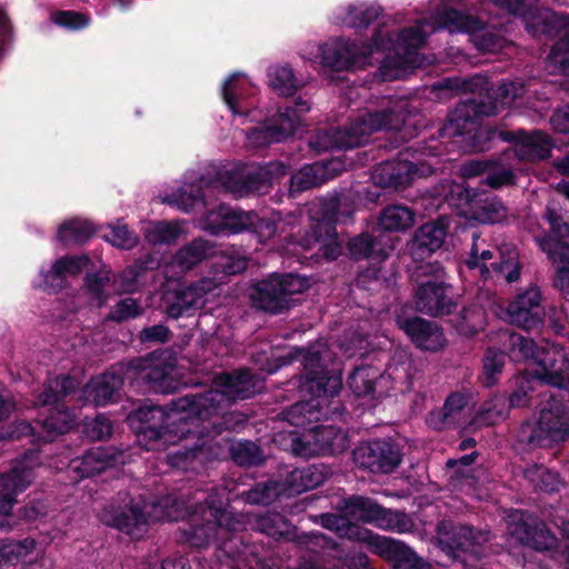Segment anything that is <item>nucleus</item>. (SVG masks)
<instances>
[{"label":"nucleus","mask_w":569,"mask_h":569,"mask_svg":"<svg viewBox=\"0 0 569 569\" xmlns=\"http://www.w3.org/2000/svg\"><path fill=\"white\" fill-rule=\"evenodd\" d=\"M298 361L302 372L298 376V389L312 398H329L341 391L342 370L328 343L315 341L307 347H293L286 355L268 360L262 368L273 373L283 366Z\"/></svg>","instance_id":"obj_1"},{"label":"nucleus","mask_w":569,"mask_h":569,"mask_svg":"<svg viewBox=\"0 0 569 569\" xmlns=\"http://www.w3.org/2000/svg\"><path fill=\"white\" fill-rule=\"evenodd\" d=\"M407 106L395 104L359 116L343 128L319 130L311 136L309 144L317 151L331 149H352L368 142L377 131H398L409 120Z\"/></svg>","instance_id":"obj_2"},{"label":"nucleus","mask_w":569,"mask_h":569,"mask_svg":"<svg viewBox=\"0 0 569 569\" xmlns=\"http://www.w3.org/2000/svg\"><path fill=\"white\" fill-rule=\"evenodd\" d=\"M312 287V277L297 272H272L249 288L251 307L269 316L289 313L303 302Z\"/></svg>","instance_id":"obj_3"},{"label":"nucleus","mask_w":569,"mask_h":569,"mask_svg":"<svg viewBox=\"0 0 569 569\" xmlns=\"http://www.w3.org/2000/svg\"><path fill=\"white\" fill-rule=\"evenodd\" d=\"M527 93L526 84L521 80H503L497 87H488L485 78L483 89L479 94L460 101L449 113V121L455 126V133H461L468 123L482 117L498 113L499 106L513 107L522 102Z\"/></svg>","instance_id":"obj_4"},{"label":"nucleus","mask_w":569,"mask_h":569,"mask_svg":"<svg viewBox=\"0 0 569 569\" xmlns=\"http://www.w3.org/2000/svg\"><path fill=\"white\" fill-rule=\"evenodd\" d=\"M230 501V491L227 487L211 490L194 509V515H200L203 522L188 523L180 529L179 541L192 548L203 549L216 537L218 528L227 531L237 530L239 521L234 518Z\"/></svg>","instance_id":"obj_5"},{"label":"nucleus","mask_w":569,"mask_h":569,"mask_svg":"<svg viewBox=\"0 0 569 569\" xmlns=\"http://www.w3.org/2000/svg\"><path fill=\"white\" fill-rule=\"evenodd\" d=\"M79 387V379L71 375H60L44 382L36 405L50 407L41 422L47 433L46 441H52L57 436L69 432L77 425L74 413L63 403V399L74 393Z\"/></svg>","instance_id":"obj_6"},{"label":"nucleus","mask_w":569,"mask_h":569,"mask_svg":"<svg viewBox=\"0 0 569 569\" xmlns=\"http://www.w3.org/2000/svg\"><path fill=\"white\" fill-rule=\"evenodd\" d=\"M220 396L210 389L172 399L167 403L171 439H184L201 423L218 416Z\"/></svg>","instance_id":"obj_7"},{"label":"nucleus","mask_w":569,"mask_h":569,"mask_svg":"<svg viewBox=\"0 0 569 569\" xmlns=\"http://www.w3.org/2000/svg\"><path fill=\"white\" fill-rule=\"evenodd\" d=\"M569 438V409L559 400L550 398L540 410L536 422H521L517 440L529 449L551 448Z\"/></svg>","instance_id":"obj_8"},{"label":"nucleus","mask_w":569,"mask_h":569,"mask_svg":"<svg viewBox=\"0 0 569 569\" xmlns=\"http://www.w3.org/2000/svg\"><path fill=\"white\" fill-rule=\"evenodd\" d=\"M201 222L203 229L211 234L248 232L260 243L272 238L277 230L271 219L261 218L254 211H244L226 203H220L207 211Z\"/></svg>","instance_id":"obj_9"},{"label":"nucleus","mask_w":569,"mask_h":569,"mask_svg":"<svg viewBox=\"0 0 569 569\" xmlns=\"http://www.w3.org/2000/svg\"><path fill=\"white\" fill-rule=\"evenodd\" d=\"M422 280L413 289L415 308L418 312L433 318L453 315L459 308V296L453 295L450 283L442 280L445 269L439 264L419 267Z\"/></svg>","instance_id":"obj_10"},{"label":"nucleus","mask_w":569,"mask_h":569,"mask_svg":"<svg viewBox=\"0 0 569 569\" xmlns=\"http://www.w3.org/2000/svg\"><path fill=\"white\" fill-rule=\"evenodd\" d=\"M436 30V23L428 20H421L417 26L401 30L393 44V54H387L381 61L379 70L382 79H399L408 69L420 67L422 59L419 50L426 44L427 37Z\"/></svg>","instance_id":"obj_11"},{"label":"nucleus","mask_w":569,"mask_h":569,"mask_svg":"<svg viewBox=\"0 0 569 569\" xmlns=\"http://www.w3.org/2000/svg\"><path fill=\"white\" fill-rule=\"evenodd\" d=\"M168 417L167 403L161 406L151 399H142L132 402L124 421L139 442H169L172 439Z\"/></svg>","instance_id":"obj_12"},{"label":"nucleus","mask_w":569,"mask_h":569,"mask_svg":"<svg viewBox=\"0 0 569 569\" xmlns=\"http://www.w3.org/2000/svg\"><path fill=\"white\" fill-rule=\"evenodd\" d=\"M489 1L506 9L510 14L521 17L527 32L537 39H553L569 27L568 16L558 14L548 8L528 6L526 0Z\"/></svg>","instance_id":"obj_13"},{"label":"nucleus","mask_w":569,"mask_h":569,"mask_svg":"<svg viewBox=\"0 0 569 569\" xmlns=\"http://www.w3.org/2000/svg\"><path fill=\"white\" fill-rule=\"evenodd\" d=\"M288 168L281 161H271L264 166L243 164L240 168L224 171L221 173L220 180L222 186L234 194L264 193L274 180L287 174Z\"/></svg>","instance_id":"obj_14"},{"label":"nucleus","mask_w":569,"mask_h":569,"mask_svg":"<svg viewBox=\"0 0 569 569\" xmlns=\"http://www.w3.org/2000/svg\"><path fill=\"white\" fill-rule=\"evenodd\" d=\"M212 382L214 387L209 389L220 396V410L224 401L236 403L251 399L266 390V377L249 367L220 372L213 377Z\"/></svg>","instance_id":"obj_15"},{"label":"nucleus","mask_w":569,"mask_h":569,"mask_svg":"<svg viewBox=\"0 0 569 569\" xmlns=\"http://www.w3.org/2000/svg\"><path fill=\"white\" fill-rule=\"evenodd\" d=\"M402 458L401 446L391 438L362 441L352 450L355 463L376 475L393 472Z\"/></svg>","instance_id":"obj_16"},{"label":"nucleus","mask_w":569,"mask_h":569,"mask_svg":"<svg viewBox=\"0 0 569 569\" xmlns=\"http://www.w3.org/2000/svg\"><path fill=\"white\" fill-rule=\"evenodd\" d=\"M452 193L456 194L459 206L466 207V216L480 223H500L508 217V208L497 196L486 190H479L466 182V186H457Z\"/></svg>","instance_id":"obj_17"},{"label":"nucleus","mask_w":569,"mask_h":569,"mask_svg":"<svg viewBox=\"0 0 569 569\" xmlns=\"http://www.w3.org/2000/svg\"><path fill=\"white\" fill-rule=\"evenodd\" d=\"M541 293L537 287H530L519 293L507 307L498 305L501 319L527 331L539 329L543 325L545 311L540 306Z\"/></svg>","instance_id":"obj_18"},{"label":"nucleus","mask_w":569,"mask_h":569,"mask_svg":"<svg viewBox=\"0 0 569 569\" xmlns=\"http://www.w3.org/2000/svg\"><path fill=\"white\" fill-rule=\"evenodd\" d=\"M432 172V167L426 162L390 159L376 166L371 179L377 187L398 191L410 186L415 177H427Z\"/></svg>","instance_id":"obj_19"},{"label":"nucleus","mask_w":569,"mask_h":569,"mask_svg":"<svg viewBox=\"0 0 569 569\" xmlns=\"http://www.w3.org/2000/svg\"><path fill=\"white\" fill-rule=\"evenodd\" d=\"M396 323L423 351L439 352L448 343L442 327L436 321L401 313L397 315Z\"/></svg>","instance_id":"obj_20"},{"label":"nucleus","mask_w":569,"mask_h":569,"mask_svg":"<svg viewBox=\"0 0 569 569\" xmlns=\"http://www.w3.org/2000/svg\"><path fill=\"white\" fill-rule=\"evenodd\" d=\"M440 23L470 33L479 50L497 51L503 47L505 39L488 30L486 22L478 17L466 14L456 9H446L441 14Z\"/></svg>","instance_id":"obj_21"},{"label":"nucleus","mask_w":569,"mask_h":569,"mask_svg":"<svg viewBox=\"0 0 569 569\" xmlns=\"http://www.w3.org/2000/svg\"><path fill=\"white\" fill-rule=\"evenodd\" d=\"M510 533L522 545L537 551L550 550L557 547V538L548 526L527 512L516 511L510 517Z\"/></svg>","instance_id":"obj_22"},{"label":"nucleus","mask_w":569,"mask_h":569,"mask_svg":"<svg viewBox=\"0 0 569 569\" xmlns=\"http://www.w3.org/2000/svg\"><path fill=\"white\" fill-rule=\"evenodd\" d=\"M99 519L106 526L113 527L136 539L142 537L148 527L144 506L132 499L124 506L113 503L104 506L99 513Z\"/></svg>","instance_id":"obj_23"},{"label":"nucleus","mask_w":569,"mask_h":569,"mask_svg":"<svg viewBox=\"0 0 569 569\" xmlns=\"http://www.w3.org/2000/svg\"><path fill=\"white\" fill-rule=\"evenodd\" d=\"M276 439L259 437L256 439H226L228 445V459L241 469L264 467L274 458L272 442Z\"/></svg>","instance_id":"obj_24"},{"label":"nucleus","mask_w":569,"mask_h":569,"mask_svg":"<svg viewBox=\"0 0 569 569\" xmlns=\"http://www.w3.org/2000/svg\"><path fill=\"white\" fill-rule=\"evenodd\" d=\"M392 249V244L385 240V234L373 229L346 237L342 256L353 262L361 260L382 262Z\"/></svg>","instance_id":"obj_25"},{"label":"nucleus","mask_w":569,"mask_h":569,"mask_svg":"<svg viewBox=\"0 0 569 569\" xmlns=\"http://www.w3.org/2000/svg\"><path fill=\"white\" fill-rule=\"evenodd\" d=\"M449 221L442 216L418 227L407 242L409 253L415 260H425L439 250L448 236Z\"/></svg>","instance_id":"obj_26"},{"label":"nucleus","mask_w":569,"mask_h":569,"mask_svg":"<svg viewBox=\"0 0 569 569\" xmlns=\"http://www.w3.org/2000/svg\"><path fill=\"white\" fill-rule=\"evenodd\" d=\"M342 171L343 163L339 159L320 160L305 164L291 174L289 191L293 194L320 188Z\"/></svg>","instance_id":"obj_27"},{"label":"nucleus","mask_w":569,"mask_h":569,"mask_svg":"<svg viewBox=\"0 0 569 569\" xmlns=\"http://www.w3.org/2000/svg\"><path fill=\"white\" fill-rule=\"evenodd\" d=\"M321 62L333 71H353L369 63L370 51L356 43L338 40L321 49Z\"/></svg>","instance_id":"obj_28"},{"label":"nucleus","mask_w":569,"mask_h":569,"mask_svg":"<svg viewBox=\"0 0 569 569\" xmlns=\"http://www.w3.org/2000/svg\"><path fill=\"white\" fill-rule=\"evenodd\" d=\"M538 367L527 370L531 378L559 389L569 387V355L563 350L540 351Z\"/></svg>","instance_id":"obj_29"},{"label":"nucleus","mask_w":569,"mask_h":569,"mask_svg":"<svg viewBox=\"0 0 569 569\" xmlns=\"http://www.w3.org/2000/svg\"><path fill=\"white\" fill-rule=\"evenodd\" d=\"M372 553L383 559L391 569H432L410 546L391 537L381 536Z\"/></svg>","instance_id":"obj_30"},{"label":"nucleus","mask_w":569,"mask_h":569,"mask_svg":"<svg viewBox=\"0 0 569 569\" xmlns=\"http://www.w3.org/2000/svg\"><path fill=\"white\" fill-rule=\"evenodd\" d=\"M345 234L337 232L335 223L317 220L303 237L306 249H316L326 260L333 261L342 256Z\"/></svg>","instance_id":"obj_31"},{"label":"nucleus","mask_w":569,"mask_h":569,"mask_svg":"<svg viewBox=\"0 0 569 569\" xmlns=\"http://www.w3.org/2000/svg\"><path fill=\"white\" fill-rule=\"evenodd\" d=\"M298 128V117L290 112L284 113L282 108H279L278 113L252 128L248 137L257 147H267L291 137Z\"/></svg>","instance_id":"obj_32"},{"label":"nucleus","mask_w":569,"mask_h":569,"mask_svg":"<svg viewBox=\"0 0 569 569\" xmlns=\"http://www.w3.org/2000/svg\"><path fill=\"white\" fill-rule=\"evenodd\" d=\"M512 139L508 142L513 143L503 154L508 158L512 154L520 161L537 162L551 157L552 143L548 136L541 131L528 133L525 130L511 131Z\"/></svg>","instance_id":"obj_33"},{"label":"nucleus","mask_w":569,"mask_h":569,"mask_svg":"<svg viewBox=\"0 0 569 569\" xmlns=\"http://www.w3.org/2000/svg\"><path fill=\"white\" fill-rule=\"evenodd\" d=\"M156 357L152 358L150 369H147L143 383L149 389L158 393H171L176 390L177 382L172 377V371L178 366V358L171 348L158 349L152 351Z\"/></svg>","instance_id":"obj_34"},{"label":"nucleus","mask_w":569,"mask_h":569,"mask_svg":"<svg viewBox=\"0 0 569 569\" xmlns=\"http://www.w3.org/2000/svg\"><path fill=\"white\" fill-rule=\"evenodd\" d=\"M123 457V451L112 446L91 448L81 458L73 460L74 463H78L74 471L82 478H91L102 473L108 468L122 465L124 462Z\"/></svg>","instance_id":"obj_35"},{"label":"nucleus","mask_w":569,"mask_h":569,"mask_svg":"<svg viewBox=\"0 0 569 569\" xmlns=\"http://www.w3.org/2000/svg\"><path fill=\"white\" fill-rule=\"evenodd\" d=\"M122 387V379L112 369L92 377L82 388V393L87 401L100 407L117 402Z\"/></svg>","instance_id":"obj_36"},{"label":"nucleus","mask_w":569,"mask_h":569,"mask_svg":"<svg viewBox=\"0 0 569 569\" xmlns=\"http://www.w3.org/2000/svg\"><path fill=\"white\" fill-rule=\"evenodd\" d=\"M383 373L376 367L362 365L356 367L348 377L349 389L357 398L379 399L383 396L381 389Z\"/></svg>","instance_id":"obj_37"},{"label":"nucleus","mask_w":569,"mask_h":569,"mask_svg":"<svg viewBox=\"0 0 569 569\" xmlns=\"http://www.w3.org/2000/svg\"><path fill=\"white\" fill-rule=\"evenodd\" d=\"M479 119L475 122L468 123L463 132L455 133V126L450 123L449 116L447 117V123L445 130H451L450 136H467L466 142L471 148L472 151L481 152L491 149L493 141L497 139L508 142V140L512 139L511 131L500 129L496 126H479L471 130L469 126L475 124Z\"/></svg>","instance_id":"obj_38"},{"label":"nucleus","mask_w":569,"mask_h":569,"mask_svg":"<svg viewBox=\"0 0 569 569\" xmlns=\"http://www.w3.org/2000/svg\"><path fill=\"white\" fill-rule=\"evenodd\" d=\"M31 475H24L14 481V478L0 475V529H11L14 521V513L12 512L13 505L17 502L16 496L26 490L30 486Z\"/></svg>","instance_id":"obj_39"},{"label":"nucleus","mask_w":569,"mask_h":569,"mask_svg":"<svg viewBox=\"0 0 569 569\" xmlns=\"http://www.w3.org/2000/svg\"><path fill=\"white\" fill-rule=\"evenodd\" d=\"M470 527L452 520H441L437 525V541L443 551L467 553L471 551Z\"/></svg>","instance_id":"obj_40"},{"label":"nucleus","mask_w":569,"mask_h":569,"mask_svg":"<svg viewBox=\"0 0 569 569\" xmlns=\"http://www.w3.org/2000/svg\"><path fill=\"white\" fill-rule=\"evenodd\" d=\"M330 476V470L326 465H311L305 469H295L286 480L287 489L290 495H299L321 486Z\"/></svg>","instance_id":"obj_41"},{"label":"nucleus","mask_w":569,"mask_h":569,"mask_svg":"<svg viewBox=\"0 0 569 569\" xmlns=\"http://www.w3.org/2000/svg\"><path fill=\"white\" fill-rule=\"evenodd\" d=\"M381 505L369 497L352 495L338 502L337 510L357 522L376 523Z\"/></svg>","instance_id":"obj_42"},{"label":"nucleus","mask_w":569,"mask_h":569,"mask_svg":"<svg viewBox=\"0 0 569 569\" xmlns=\"http://www.w3.org/2000/svg\"><path fill=\"white\" fill-rule=\"evenodd\" d=\"M417 213L413 209L402 204L385 207L378 218V232H405L416 223Z\"/></svg>","instance_id":"obj_43"},{"label":"nucleus","mask_w":569,"mask_h":569,"mask_svg":"<svg viewBox=\"0 0 569 569\" xmlns=\"http://www.w3.org/2000/svg\"><path fill=\"white\" fill-rule=\"evenodd\" d=\"M310 431L317 455H339L349 448L348 436L333 426H316Z\"/></svg>","instance_id":"obj_44"},{"label":"nucleus","mask_w":569,"mask_h":569,"mask_svg":"<svg viewBox=\"0 0 569 569\" xmlns=\"http://www.w3.org/2000/svg\"><path fill=\"white\" fill-rule=\"evenodd\" d=\"M287 490L286 481L268 479L256 482L249 490L238 493L237 498L242 499L249 505L269 506Z\"/></svg>","instance_id":"obj_45"},{"label":"nucleus","mask_w":569,"mask_h":569,"mask_svg":"<svg viewBox=\"0 0 569 569\" xmlns=\"http://www.w3.org/2000/svg\"><path fill=\"white\" fill-rule=\"evenodd\" d=\"M353 211L355 202L350 193L345 190L333 191L320 199V218L318 220H328L336 224L340 216L349 218Z\"/></svg>","instance_id":"obj_46"},{"label":"nucleus","mask_w":569,"mask_h":569,"mask_svg":"<svg viewBox=\"0 0 569 569\" xmlns=\"http://www.w3.org/2000/svg\"><path fill=\"white\" fill-rule=\"evenodd\" d=\"M254 526L258 530L274 539L292 540L296 537V527L286 516L279 512H267L257 516Z\"/></svg>","instance_id":"obj_47"},{"label":"nucleus","mask_w":569,"mask_h":569,"mask_svg":"<svg viewBox=\"0 0 569 569\" xmlns=\"http://www.w3.org/2000/svg\"><path fill=\"white\" fill-rule=\"evenodd\" d=\"M211 249L212 246L208 241L196 239L178 250L173 263L181 270H191L208 257Z\"/></svg>","instance_id":"obj_48"},{"label":"nucleus","mask_w":569,"mask_h":569,"mask_svg":"<svg viewBox=\"0 0 569 569\" xmlns=\"http://www.w3.org/2000/svg\"><path fill=\"white\" fill-rule=\"evenodd\" d=\"M94 233L92 223L87 220L71 219L64 221L58 229V239L64 243L83 244Z\"/></svg>","instance_id":"obj_49"},{"label":"nucleus","mask_w":569,"mask_h":569,"mask_svg":"<svg viewBox=\"0 0 569 569\" xmlns=\"http://www.w3.org/2000/svg\"><path fill=\"white\" fill-rule=\"evenodd\" d=\"M154 519L178 521L190 515L184 501L176 496L168 495L153 503Z\"/></svg>","instance_id":"obj_50"},{"label":"nucleus","mask_w":569,"mask_h":569,"mask_svg":"<svg viewBox=\"0 0 569 569\" xmlns=\"http://www.w3.org/2000/svg\"><path fill=\"white\" fill-rule=\"evenodd\" d=\"M375 525L383 530L399 533L411 532L415 529L413 520L405 511L392 510L382 506Z\"/></svg>","instance_id":"obj_51"},{"label":"nucleus","mask_w":569,"mask_h":569,"mask_svg":"<svg viewBox=\"0 0 569 569\" xmlns=\"http://www.w3.org/2000/svg\"><path fill=\"white\" fill-rule=\"evenodd\" d=\"M156 353L149 352L142 357H134L128 361H120L116 363L112 369L120 376L122 381L124 379L133 382L141 380L143 382L147 369H150V363Z\"/></svg>","instance_id":"obj_52"},{"label":"nucleus","mask_w":569,"mask_h":569,"mask_svg":"<svg viewBox=\"0 0 569 569\" xmlns=\"http://www.w3.org/2000/svg\"><path fill=\"white\" fill-rule=\"evenodd\" d=\"M483 309L478 305L463 306L458 312L453 326L461 336L475 337L479 332L480 318Z\"/></svg>","instance_id":"obj_53"},{"label":"nucleus","mask_w":569,"mask_h":569,"mask_svg":"<svg viewBox=\"0 0 569 569\" xmlns=\"http://www.w3.org/2000/svg\"><path fill=\"white\" fill-rule=\"evenodd\" d=\"M485 78L477 76L473 78H443L433 84V90L449 91L451 93H472L479 94L483 89Z\"/></svg>","instance_id":"obj_54"},{"label":"nucleus","mask_w":569,"mask_h":569,"mask_svg":"<svg viewBox=\"0 0 569 569\" xmlns=\"http://www.w3.org/2000/svg\"><path fill=\"white\" fill-rule=\"evenodd\" d=\"M91 263L90 258L87 254L81 256H66L58 259L50 271L53 278L60 280V287L62 288L66 282L64 274L76 277L82 272Z\"/></svg>","instance_id":"obj_55"},{"label":"nucleus","mask_w":569,"mask_h":569,"mask_svg":"<svg viewBox=\"0 0 569 569\" xmlns=\"http://www.w3.org/2000/svg\"><path fill=\"white\" fill-rule=\"evenodd\" d=\"M510 409L506 405L505 396H495L492 399L486 401L478 411L475 421L487 426H493L499 420L508 417Z\"/></svg>","instance_id":"obj_56"},{"label":"nucleus","mask_w":569,"mask_h":569,"mask_svg":"<svg viewBox=\"0 0 569 569\" xmlns=\"http://www.w3.org/2000/svg\"><path fill=\"white\" fill-rule=\"evenodd\" d=\"M525 477L536 488L545 492L558 491L561 486V480L557 472H553L543 466H533L525 470Z\"/></svg>","instance_id":"obj_57"},{"label":"nucleus","mask_w":569,"mask_h":569,"mask_svg":"<svg viewBox=\"0 0 569 569\" xmlns=\"http://www.w3.org/2000/svg\"><path fill=\"white\" fill-rule=\"evenodd\" d=\"M283 440L286 441V449L296 457L309 458L318 456L310 430L303 433L296 430L290 431L287 437H283Z\"/></svg>","instance_id":"obj_58"},{"label":"nucleus","mask_w":569,"mask_h":569,"mask_svg":"<svg viewBox=\"0 0 569 569\" xmlns=\"http://www.w3.org/2000/svg\"><path fill=\"white\" fill-rule=\"evenodd\" d=\"M507 355L496 347H489L482 358L485 385L491 387L497 382V375L502 372Z\"/></svg>","instance_id":"obj_59"},{"label":"nucleus","mask_w":569,"mask_h":569,"mask_svg":"<svg viewBox=\"0 0 569 569\" xmlns=\"http://www.w3.org/2000/svg\"><path fill=\"white\" fill-rule=\"evenodd\" d=\"M340 533V538L366 543L371 552H373L376 543L380 539V535L373 533L370 529L361 527L352 518H347Z\"/></svg>","instance_id":"obj_60"},{"label":"nucleus","mask_w":569,"mask_h":569,"mask_svg":"<svg viewBox=\"0 0 569 569\" xmlns=\"http://www.w3.org/2000/svg\"><path fill=\"white\" fill-rule=\"evenodd\" d=\"M144 313V308L140 305L139 300L131 297L120 299L111 311L107 315V321L122 323L130 319H134Z\"/></svg>","instance_id":"obj_61"},{"label":"nucleus","mask_w":569,"mask_h":569,"mask_svg":"<svg viewBox=\"0 0 569 569\" xmlns=\"http://www.w3.org/2000/svg\"><path fill=\"white\" fill-rule=\"evenodd\" d=\"M530 375L525 370L521 376L516 377V388L508 396V407L512 408H525L530 405L531 397L529 395L532 391Z\"/></svg>","instance_id":"obj_62"},{"label":"nucleus","mask_w":569,"mask_h":569,"mask_svg":"<svg viewBox=\"0 0 569 569\" xmlns=\"http://www.w3.org/2000/svg\"><path fill=\"white\" fill-rule=\"evenodd\" d=\"M49 505L44 499L33 498L27 501L22 507L18 508L14 512V521L22 520L31 523L42 520L48 516Z\"/></svg>","instance_id":"obj_63"},{"label":"nucleus","mask_w":569,"mask_h":569,"mask_svg":"<svg viewBox=\"0 0 569 569\" xmlns=\"http://www.w3.org/2000/svg\"><path fill=\"white\" fill-rule=\"evenodd\" d=\"M112 423L103 415H98L96 418L86 421L82 425L81 433L92 441L104 440L112 435Z\"/></svg>","instance_id":"obj_64"}]
</instances>
